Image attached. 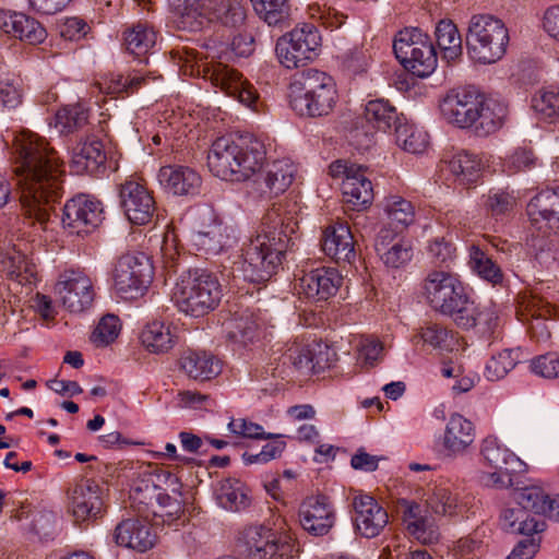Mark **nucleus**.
Listing matches in <instances>:
<instances>
[{"label": "nucleus", "mask_w": 559, "mask_h": 559, "mask_svg": "<svg viewBox=\"0 0 559 559\" xmlns=\"http://www.w3.org/2000/svg\"><path fill=\"white\" fill-rule=\"evenodd\" d=\"M15 183L26 213L39 222L49 217V209L63 193L62 163L58 153L37 134L15 142Z\"/></svg>", "instance_id": "nucleus-1"}, {"label": "nucleus", "mask_w": 559, "mask_h": 559, "mask_svg": "<svg viewBox=\"0 0 559 559\" xmlns=\"http://www.w3.org/2000/svg\"><path fill=\"white\" fill-rule=\"evenodd\" d=\"M298 222L283 205H273L264 214L260 231L242 248L241 259L222 263L224 280L242 278L252 284H263L276 274L288 250L295 246Z\"/></svg>", "instance_id": "nucleus-2"}, {"label": "nucleus", "mask_w": 559, "mask_h": 559, "mask_svg": "<svg viewBox=\"0 0 559 559\" xmlns=\"http://www.w3.org/2000/svg\"><path fill=\"white\" fill-rule=\"evenodd\" d=\"M176 480L169 472L157 466H140L130 487V507L139 518L152 520L155 525L182 524L185 519L181 501L170 497L163 488V485Z\"/></svg>", "instance_id": "nucleus-3"}, {"label": "nucleus", "mask_w": 559, "mask_h": 559, "mask_svg": "<svg viewBox=\"0 0 559 559\" xmlns=\"http://www.w3.org/2000/svg\"><path fill=\"white\" fill-rule=\"evenodd\" d=\"M266 159L264 143L253 135L215 140L207 154L211 173L223 180L245 181L261 169Z\"/></svg>", "instance_id": "nucleus-4"}, {"label": "nucleus", "mask_w": 559, "mask_h": 559, "mask_svg": "<svg viewBox=\"0 0 559 559\" xmlns=\"http://www.w3.org/2000/svg\"><path fill=\"white\" fill-rule=\"evenodd\" d=\"M337 102L336 84L328 73L308 68L296 72L289 84L290 108L301 117L330 115Z\"/></svg>", "instance_id": "nucleus-5"}, {"label": "nucleus", "mask_w": 559, "mask_h": 559, "mask_svg": "<svg viewBox=\"0 0 559 559\" xmlns=\"http://www.w3.org/2000/svg\"><path fill=\"white\" fill-rule=\"evenodd\" d=\"M222 295V285L214 274L185 269L176 281L173 298L179 311L199 318L215 310Z\"/></svg>", "instance_id": "nucleus-6"}, {"label": "nucleus", "mask_w": 559, "mask_h": 559, "mask_svg": "<svg viewBox=\"0 0 559 559\" xmlns=\"http://www.w3.org/2000/svg\"><path fill=\"white\" fill-rule=\"evenodd\" d=\"M509 31L504 22L489 13L471 16L465 36L469 58L480 64L499 61L507 51Z\"/></svg>", "instance_id": "nucleus-7"}, {"label": "nucleus", "mask_w": 559, "mask_h": 559, "mask_svg": "<svg viewBox=\"0 0 559 559\" xmlns=\"http://www.w3.org/2000/svg\"><path fill=\"white\" fill-rule=\"evenodd\" d=\"M396 59L405 69L419 78H426L437 67V52L430 37L419 28L400 31L393 41Z\"/></svg>", "instance_id": "nucleus-8"}, {"label": "nucleus", "mask_w": 559, "mask_h": 559, "mask_svg": "<svg viewBox=\"0 0 559 559\" xmlns=\"http://www.w3.org/2000/svg\"><path fill=\"white\" fill-rule=\"evenodd\" d=\"M321 36L312 24H302L281 36L275 46L276 57L287 69L304 67L319 56Z\"/></svg>", "instance_id": "nucleus-9"}, {"label": "nucleus", "mask_w": 559, "mask_h": 559, "mask_svg": "<svg viewBox=\"0 0 559 559\" xmlns=\"http://www.w3.org/2000/svg\"><path fill=\"white\" fill-rule=\"evenodd\" d=\"M152 277V267L148 258L141 253L138 255H122L115 267V287L124 298H135L147 287Z\"/></svg>", "instance_id": "nucleus-10"}, {"label": "nucleus", "mask_w": 559, "mask_h": 559, "mask_svg": "<svg viewBox=\"0 0 559 559\" xmlns=\"http://www.w3.org/2000/svg\"><path fill=\"white\" fill-rule=\"evenodd\" d=\"M103 214L100 201L88 194H78L64 204L61 222L71 234L84 236L99 226Z\"/></svg>", "instance_id": "nucleus-11"}, {"label": "nucleus", "mask_w": 559, "mask_h": 559, "mask_svg": "<svg viewBox=\"0 0 559 559\" xmlns=\"http://www.w3.org/2000/svg\"><path fill=\"white\" fill-rule=\"evenodd\" d=\"M67 508L76 523L96 520L103 512L100 486L92 479H81L67 491Z\"/></svg>", "instance_id": "nucleus-12"}, {"label": "nucleus", "mask_w": 559, "mask_h": 559, "mask_svg": "<svg viewBox=\"0 0 559 559\" xmlns=\"http://www.w3.org/2000/svg\"><path fill=\"white\" fill-rule=\"evenodd\" d=\"M120 206L127 218L134 225L148 224L156 212L151 191L140 181L127 179L119 186Z\"/></svg>", "instance_id": "nucleus-13"}, {"label": "nucleus", "mask_w": 559, "mask_h": 559, "mask_svg": "<svg viewBox=\"0 0 559 559\" xmlns=\"http://www.w3.org/2000/svg\"><path fill=\"white\" fill-rule=\"evenodd\" d=\"M298 520L300 526L310 535L324 536L335 524V508L328 496L312 495L301 501Z\"/></svg>", "instance_id": "nucleus-14"}, {"label": "nucleus", "mask_w": 559, "mask_h": 559, "mask_svg": "<svg viewBox=\"0 0 559 559\" xmlns=\"http://www.w3.org/2000/svg\"><path fill=\"white\" fill-rule=\"evenodd\" d=\"M207 75L212 84L228 96L237 98L255 112L261 111L262 102L257 91L249 82L242 80V75L238 71L219 62L207 70Z\"/></svg>", "instance_id": "nucleus-15"}, {"label": "nucleus", "mask_w": 559, "mask_h": 559, "mask_svg": "<svg viewBox=\"0 0 559 559\" xmlns=\"http://www.w3.org/2000/svg\"><path fill=\"white\" fill-rule=\"evenodd\" d=\"M56 292L62 305L73 313H81L88 309L94 301L93 283L81 271H67L56 284Z\"/></svg>", "instance_id": "nucleus-16"}, {"label": "nucleus", "mask_w": 559, "mask_h": 559, "mask_svg": "<svg viewBox=\"0 0 559 559\" xmlns=\"http://www.w3.org/2000/svg\"><path fill=\"white\" fill-rule=\"evenodd\" d=\"M465 292L461 281L452 273L439 270L428 273L424 282V295L429 305L443 313Z\"/></svg>", "instance_id": "nucleus-17"}, {"label": "nucleus", "mask_w": 559, "mask_h": 559, "mask_svg": "<svg viewBox=\"0 0 559 559\" xmlns=\"http://www.w3.org/2000/svg\"><path fill=\"white\" fill-rule=\"evenodd\" d=\"M343 284V276L334 267H318L299 280V294L312 302H325L334 297Z\"/></svg>", "instance_id": "nucleus-18"}, {"label": "nucleus", "mask_w": 559, "mask_h": 559, "mask_svg": "<svg viewBox=\"0 0 559 559\" xmlns=\"http://www.w3.org/2000/svg\"><path fill=\"white\" fill-rule=\"evenodd\" d=\"M353 507L355 511L354 524L357 532L366 537L378 536L389 522L385 509L378 501L366 493L354 497Z\"/></svg>", "instance_id": "nucleus-19"}, {"label": "nucleus", "mask_w": 559, "mask_h": 559, "mask_svg": "<svg viewBox=\"0 0 559 559\" xmlns=\"http://www.w3.org/2000/svg\"><path fill=\"white\" fill-rule=\"evenodd\" d=\"M559 318V310L543 297L531 295L524 297L520 320L528 322L531 336L537 342L550 338L547 321Z\"/></svg>", "instance_id": "nucleus-20"}, {"label": "nucleus", "mask_w": 559, "mask_h": 559, "mask_svg": "<svg viewBox=\"0 0 559 559\" xmlns=\"http://www.w3.org/2000/svg\"><path fill=\"white\" fill-rule=\"evenodd\" d=\"M399 510L409 535L423 544H432L438 540L436 519L426 506L423 507L414 500L401 499Z\"/></svg>", "instance_id": "nucleus-21"}, {"label": "nucleus", "mask_w": 559, "mask_h": 559, "mask_svg": "<svg viewBox=\"0 0 559 559\" xmlns=\"http://www.w3.org/2000/svg\"><path fill=\"white\" fill-rule=\"evenodd\" d=\"M296 173L297 168L290 159H277L257 171L253 183L261 197H276L289 188Z\"/></svg>", "instance_id": "nucleus-22"}, {"label": "nucleus", "mask_w": 559, "mask_h": 559, "mask_svg": "<svg viewBox=\"0 0 559 559\" xmlns=\"http://www.w3.org/2000/svg\"><path fill=\"white\" fill-rule=\"evenodd\" d=\"M156 526L152 520L127 519L119 523L114 533L117 545L134 549L140 552L150 550L156 542Z\"/></svg>", "instance_id": "nucleus-23"}, {"label": "nucleus", "mask_w": 559, "mask_h": 559, "mask_svg": "<svg viewBox=\"0 0 559 559\" xmlns=\"http://www.w3.org/2000/svg\"><path fill=\"white\" fill-rule=\"evenodd\" d=\"M479 97L465 90L451 91L441 102L440 110L444 119L459 127L469 128L476 114Z\"/></svg>", "instance_id": "nucleus-24"}, {"label": "nucleus", "mask_w": 559, "mask_h": 559, "mask_svg": "<svg viewBox=\"0 0 559 559\" xmlns=\"http://www.w3.org/2000/svg\"><path fill=\"white\" fill-rule=\"evenodd\" d=\"M160 186L175 195H198L202 178L192 168L181 165L164 166L157 174Z\"/></svg>", "instance_id": "nucleus-25"}, {"label": "nucleus", "mask_w": 559, "mask_h": 559, "mask_svg": "<svg viewBox=\"0 0 559 559\" xmlns=\"http://www.w3.org/2000/svg\"><path fill=\"white\" fill-rule=\"evenodd\" d=\"M235 240L234 228L216 218L207 227L192 235V241L197 250L206 257L218 255L228 250Z\"/></svg>", "instance_id": "nucleus-26"}, {"label": "nucleus", "mask_w": 559, "mask_h": 559, "mask_svg": "<svg viewBox=\"0 0 559 559\" xmlns=\"http://www.w3.org/2000/svg\"><path fill=\"white\" fill-rule=\"evenodd\" d=\"M107 155L104 144L92 136L80 142L73 150L71 168L78 175L98 176L106 170Z\"/></svg>", "instance_id": "nucleus-27"}, {"label": "nucleus", "mask_w": 559, "mask_h": 559, "mask_svg": "<svg viewBox=\"0 0 559 559\" xmlns=\"http://www.w3.org/2000/svg\"><path fill=\"white\" fill-rule=\"evenodd\" d=\"M321 247L337 263L350 264L356 259L354 237L349 227L343 223L328 226L323 230Z\"/></svg>", "instance_id": "nucleus-28"}, {"label": "nucleus", "mask_w": 559, "mask_h": 559, "mask_svg": "<svg viewBox=\"0 0 559 559\" xmlns=\"http://www.w3.org/2000/svg\"><path fill=\"white\" fill-rule=\"evenodd\" d=\"M349 174L342 182L343 201L348 210L362 211L373 201L372 182L364 168H354Z\"/></svg>", "instance_id": "nucleus-29"}, {"label": "nucleus", "mask_w": 559, "mask_h": 559, "mask_svg": "<svg viewBox=\"0 0 559 559\" xmlns=\"http://www.w3.org/2000/svg\"><path fill=\"white\" fill-rule=\"evenodd\" d=\"M273 534L264 525H249L239 532L237 548L248 559H270Z\"/></svg>", "instance_id": "nucleus-30"}, {"label": "nucleus", "mask_w": 559, "mask_h": 559, "mask_svg": "<svg viewBox=\"0 0 559 559\" xmlns=\"http://www.w3.org/2000/svg\"><path fill=\"white\" fill-rule=\"evenodd\" d=\"M492 471L485 473V481L498 488H508L520 483L519 477L527 473L528 465L521 456H495L489 460Z\"/></svg>", "instance_id": "nucleus-31"}, {"label": "nucleus", "mask_w": 559, "mask_h": 559, "mask_svg": "<svg viewBox=\"0 0 559 559\" xmlns=\"http://www.w3.org/2000/svg\"><path fill=\"white\" fill-rule=\"evenodd\" d=\"M501 528L510 534L533 536L545 531L546 522L516 503L502 510L500 514Z\"/></svg>", "instance_id": "nucleus-32"}, {"label": "nucleus", "mask_w": 559, "mask_h": 559, "mask_svg": "<svg viewBox=\"0 0 559 559\" xmlns=\"http://www.w3.org/2000/svg\"><path fill=\"white\" fill-rule=\"evenodd\" d=\"M532 221L546 225L554 233L559 231V187L540 191L527 205Z\"/></svg>", "instance_id": "nucleus-33"}, {"label": "nucleus", "mask_w": 559, "mask_h": 559, "mask_svg": "<svg viewBox=\"0 0 559 559\" xmlns=\"http://www.w3.org/2000/svg\"><path fill=\"white\" fill-rule=\"evenodd\" d=\"M179 366L188 378L197 381L211 380L222 371L221 360L206 352H186L179 360Z\"/></svg>", "instance_id": "nucleus-34"}, {"label": "nucleus", "mask_w": 559, "mask_h": 559, "mask_svg": "<svg viewBox=\"0 0 559 559\" xmlns=\"http://www.w3.org/2000/svg\"><path fill=\"white\" fill-rule=\"evenodd\" d=\"M507 116V107L496 99H479L473 118V128L479 136H487L501 128Z\"/></svg>", "instance_id": "nucleus-35"}, {"label": "nucleus", "mask_w": 559, "mask_h": 559, "mask_svg": "<svg viewBox=\"0 0 559 559\" xmlns=\"http://www.w3.org/2000/svg\"><path fill=\"white\" fill-rule=\"evenodd\" d=\"M207 10L204 25L216 21L227 27L240 28L247 19L243 0H211Z\"/></svg>", "instance_id": "nucleus-36"}, {"label": "nucleus", "mask_w": 559, "mask_h": 559, "mask_svg": "<svg viewBox=\"0 0 559 559\" xmlns=\"http://www.w3.org/2000/svg\"><path fill=\"white\" fill-rule=\"evenodd\" d=\"M214 496L217 504L230 512L243 511L251 503L249 488L241 480L235 478L219 481Z\"/></svg>", "instance_id": "nucleus-37"}, {"label": "nucleus", "mask_w": 559, "mask_h": 559, "mask_svg": "<svg viewBox=\"0 0 559 559\" xmlns=\"http://www.w3.org/2000/svg\"><path fill=\"white\" fill-rule=\"evenodd\" d=\"M211 0H168L171 11L178 17V26L189 32L204 27V16Z\"/></svg>", "instance_id": "nucleus-38"}, {"label": "nucleus", "mask_w": 559, "mask_h": 559, "mask_svg": "<svg viewBox=\"0 0 559 559\" xmlns=\"http://www.w3.org/2000/svg\"><path fill=\"white\" fill-rule=\"evenodd\" d=\"M259 323L253 312L248 309L237 311L225 322L226 337L241 346L253 343L258 336Z\"/></svg>", "instance_id": "nucleus-39"}, {"label": "nucleus", "mask_w": 559, "mask_h": 559, "mask_svg": "<svg viewBox=\"0 0 559 559\" xmlns=\"http://www.w3.org/2000/svg\"><path fill=\"white\" fill-rule=\"evenodd\" d=\"M474 425L460 414H453L447 425L443 443L453 453L464 452L474 441Z\"/></svg>", "instance_id": "nucleus-40"}, {"label": "nucleus", "mask_w": 559, "mask_h": 559, "mask_svg": "<svg viewBox=\"0 0 559 559\" xmlns=\"http://www.w3.org/2000/svg\"><path fill=\"white\" fill-rule=\"evenodd\" d=\"M142 344L154 354L169 352L177 342L173 328L164 322L148 323L141 333Z\"/></svg>", "instance_id": "nucleus-41"}, {"label": "nucleus", "mask_w": 559, "mask_h": 559, "mask_svg": "<svg viewBox=\"0 0 559 559\" xmlns=\"http://www.w3.org/2000/svg\"><path fill=\"white\" fill-rule=\"evenodd\" d=\"M365 118L368 123L372 124L378 130L386 132L404 120L403 115L396 111L389 100L373 99L367 103L365 107Z\"/></svg>", "instance_id": "nucleus-42"}, {"label": "nucleus", "mask_w": 559, "mask_h": 559, "mask_svg": "<svg viewBox=\"0 0 559 559\" xmlns=\"http://www.w3.org/2000/svg\"><path fill=\"white\" fill-rule=\"evenodd\" d=\"M484 164L477 154L461 151L449 160V169L462 185L469 186L480 177Z\"/></svg>", "instance_id": "nucleus-43"}, {"label": "nucleus", "mask_w": 559, "mask_h": 559, "mask_svg": "<svg viewBox=\"0 0 559 559\" xmlns=\"http://www.w3.org/2000/svg\"><path fill=\"white\" fill-rule=\"evenodd\" d=\"M435 35L443 59L454 62L462 56V38L456 25L451 20L439 21Z\"/></svg>", "instance_id": "nucleus-44"}, {"label": "nucleus", "mask_w": 559, "mask_h": 559, "mask_svg": "<svg viewBox=\"0 0 559 559\" xmlns=\"http://www.w3.org/2000/svg\"><path fill=\"white\" fill-rule=\"evenodd\" d=\"M395 142L405 152L412 154L423 153L428 144V135L416 126L401 120L394 129Z\"/></svg>", "instance_id": "nucleus-45"}, {"label": "nucleus", "mask_w": 559, "mask_h": 559, "mask_svg": "<svg viewBox=\"0 0 559 559\" xmlns=\"http://www.w3.org/2000/svg\"><path fill=\"white\" fill-rule=\"evenodd\" d=\"M127 51L135 57L145 56L156 44V33L146 24H136L124 32Z\"/></svg>", "instance_id": "nucleus-46"}, {"label": "nucleus", "mask_w": 559, "mask_h": 559, "mask_svg": "<svg viewBox=\"0 0 559 559\" xmlns=\"http://www.w3.org/2000/svg\"><path fill=\"white\" fill-rule=\"evenodd\" d=\"M4 269L11 280L21 285L31 284L36 275V266L21 251L8 253L3 260Z\"/></svg>", "instance_id": "nucleus-47"}, {"label": "nucleus", "mask_w": 559, "mask_h": 559, "mask_svg": "<svg viewBox=\"0 0 559 559\" xmlns=\"http://www.w3.org/2000/svg\"><path fill=\"white\" fill-rule=\"evenodd\" d=\"M415 338L421 340L425 344L436 349L451 352L454 349L457 340L454 333L438 323L428 322L420 328Z\"/></svg>", "instance_id": "nucleus-48"}, {"label": "nucleus", "mask_w": 559, "mask_h": 559, "mask_svg": "<svg viewBox=\"0 0 559 559\" xmlns=\"http://www.w3.org/2000/svg\"><path fill=\"white\" fill-rule=\"evenodd\" d=\"M478 308L479 306L464 292L442 314L449 316L459 328L467 330L475 326Z\"/></svg>", "instance_id": "nucleus-49"}, {"label": "nucleus", "mask_w": 559, "mask_h": 559, "mask_svg": "<svg viewBox=\"0 0 559 559\" xmlns=\"http://www.w3.org/2000/svg\"><path fill=\"white\" fill-rule=\"evenodd\" d=\"M14 19L13 28L10 31L11 36L31 45L40 44L46 38V29L35 19L17 12Z\"/></svg>", "instance_id": "nucleus-50"}, {"label": "nucleus", "mask_w": 559, "mask_h": 559, "mask_svg": "<svg viewBox=\"0 0 559 559\" xmlns=\"http://www.w3.org/2000/svg\"><path fill=\"white\" fill-rule=\"evenodd\" d=\"M469 265L481 278L493 285L503 280L501 269L478 246L473 245L469 249Z\"/></svg>", "instance_id": "nucleus-51"}, {"label": "nucleus", "mask_w": 559, "mask_h": 559, "mask_svg": "<svg viewBox=\"0 0 559 559\" xmlns=\"http://www.w3.org/2000/svg\"><path fill=\"white\" fill-rule=\"evenodd\" d=\"M426 508L432 515H449L457 513V498L445 487H436L426 500Z\"/></svg>", "instance_id": "nucleus-52"}, {"label": "nucleus", "mask_w": 559, "mask_h": 559, "mask_svg": "<svg viewBox=\"0 0 559 559\" xmlns=\"http://www.w3.org/2000/svg\"><path fill=\"white\" fill-rule=\"evenodd\" d=\"M532 107L543 119L552 121L559 118V88H542L532 99Z\"/></svg>", "instance_id": "nucleus-53"}, {"label": "nucleus", "mask_w": 559, "mask_h": 559, "mask_svg": "<svg viewBox=\"0 0 559 559\" xmlns=\"http://www.w3.org/2000/svg\"><path fill=\"white\" fill-rule=\"evenodd\" d=\"M549 495L539 486H528L514 493V500L533 515H542L547 509Z\"/></svg>", "instance_id": "nucleus-54"}, {"label": "nucleus", "mask_w": 559, "mask_h": 559, "mask_svg": "<svg viewBox=\"0 0 559 559\" xmlns=\"http://www.w3.org/2000/svg\"><path fill=\"white\" fill-rule=\"evenodd\" d=\"M378 255L388 267L399 269L412 260L413 247L404 240H396L390 247L380 243Z\"/></svg>", "instance_id": "nucleus-55"}, {"label": "nucleus", "mask_w": 559, "mask_h": 559, "mask_svg": "<svg viewBox=\"0 0 559 559\" xmlns=\"http://www.w3.org/2000/svg\"><path fill=\"white\" fill-rule=\"evenodd\" d=\"M255 13L269 25H278L288 16L286 0H251Z\"/></svg>", "instance_id": "nucleus-56"}, {"label": "nucleus", "mask_w": 559, "mask_h": 559, "mask_svg": "<svg viewBox=\"0 0 559 559\" xmlns=\"http://www.w3.org/2000/svg\"><path fill=\"white\" fill-rule=\"evenodd\" d=\"M516 365V358L513 357L512 349H504L497 355L491 356L487 361L484 376L489 381H498L506 377Z\"/></svg>", "instance_id": "nucleus-57"}, {"label": "nucleus", "mask_w": 559, "mask_h": 559, "mask_svg": "<svg viewBox=\"0 0 559 559\" xmlns=\"http://www.w3.org/2000/svg\"><path fill=\"white\" fill-rule=\"evenodd\" d=\"M385 212L391 223L395 224V228H404L414 222V206L400 197H393L388 201Z\"/></svg>", "instance_id": "nucleus-58"}, {"label": "nucleus", "mask_w": 559, "mask_h": 559, "mask_svg": "<svg viewBox=\"0 0 559 559\" xmlns=\"http://www.w3.org/2000/svg\"><path fill=\"white\" fill-rule=\"evenodd\" d=\"M515 205V198L503 190H490L484 201V206L492 216H503L510 213Z\"/></svg>", "instance_id": "nucleus-59"}, {"label": "nucleus", "mask_w": 559, "mask_h": 559, "mask_svg": "<svg viewBox=\"0 0 559 559\" xmlns=\"http://www.w3.org/2000/svg\"><path fill=\"white\" fill-rule=\"evenodd\" d=\"M119 331V318L115 314H106L100 319L91 338L97 346H106L117 338Z\"/></svg>", "instance_id": "nucleus-60"}, {"label": "nucleus", "mask_w": 559, "mask_h": 559, "mask_svg": "<svg viewBox=\"0 0 559 559\" xmlns=\"http://www.w3.org/2000/svg\"><path fill=\"white\" fill-rule=\"evenodd\" d=\"M88 114L82 105L67 106L56 115L57 124L68 131L82 128L87 122Z\"/></svg>", "instance_id": "nucleus-61"}, {"label": "nucleus", "mask_w": 559, "mask_h": 559, "mask_svg": "<svg viewBox=\"0 0 559 559\" xmlns=\"http://www.w3.org/2000/svg\"><path fill=\"white\" fill-rule=\"evenodd\" d=\"M156 76L152 75H128L124 76L122 74H117L112 76L110 81V85L108 86V90L110 93H127L132 94L136 92L140 87L147 85L150 81L156 80Z\"/></svg>", "instance_id": "nucleus-62"}, {"label": "nucleus", "mask_w": 559, "mask_h": 559, "mask_svg": "<svg viewBox=\"0 0 559 559\" xmlns=\"http://www.w3.org/2000/svg\"><path fill=\"white\" fill-rule=\"evenodd\" d=\"M23 90L19 78H7L0 81V105L16 108L22 103Z\"/></svg>", "instance_id": "nucleus-63"}, {"label": "nucleus", "mask_w": 559, "mask_h": 559, "mask_svg": "<svg viewBox=\"0 0 559 559\" xmlns=\"http://www.w3.org/2000/svg\"><path fill=\"white\" fill-rule=\"evenodd\" d=\"M531 370L543 378H559V355L547 353L534 358L531 361Z\"/></svg>", "instance_id": "nucleus-64"}]
</instances>
